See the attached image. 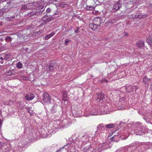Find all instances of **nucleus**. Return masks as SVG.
<instances>
[{
	"mask_svg": "<svg viewBox=\"0 0 152 152\" xmlns=\"http://www.w3.org/2000/svg\"><path fill=\"white\" fill-rule=\"evenodd\" d=\"M92 136L91 133L87 132L80 138L77 137L75 140L76 147L81 148L88 142L90 138Z\"/></svg>",
	"mask_w": 152,
	"mask_h": 152,
	"instance_id": "nucleus-1",
	"label": "nucleus"
},
{
	"mask_svg": "<svg viewBox=\"0 0 152 152\" xmlns=\"http://www.w3.org/2000/svg\"><path fill=\"white\" fill-rule=\"evenodd\" d=\"M105 146V143H101L99 145V147H96L92 150V146L90 144L89 145L86 146L83 148V150L85 152H101L106 149Z\"/></svg>",
	"mask_w": 152,
	"mask_h": 152,
	"instance_id": "nucleus-2",
	"label": "nucleus"
},
{
	"mask_svg": "<svg viewBox=\"0 0 152 152\" xmlns=\"http://www.w3.org/2000/svg\"><path fill=\"white\" fill-rule=\"evenodd\" d=\"M132 126L134 128V133L136 135H140L144 132L142 126V124L140 123L137 122L134 124Z\"/></svg>",
	"mask_w": 152,
	"mask_h": 152,
	"instance_id": "nucleus-3",
	"label": "nucleus"
},
{
	"mask_svg": "<svg viewBox=\"0 0 152 152\" xmlns=\"http://www.w3.org/2000/svg\"><path fill=\"white\" fill-rule=\"evenodd\" d=\"M63 150L65 149L67 152H71L74 150L78 148L76 147L75 140L70 144H68L63 147Z\"/></svg>",
	"mask_w": 152,
	"mask_h": 152,
	"instance_id": "nucleus-4",
	"label": "nucleus"
},
{
	"mask_svg": "<svg viewBox=\"0 0 152 152\" xmlns=\"http://www.w3.org/2000/svg\"><path fill=\"white\" fill-rule=\"evenodd\" d=\"M117 134L118 135V136L116 135H115L112 137V138H116L117 137H118L119 136V137H120L122 139L125 140L127 138L129 135V133L128 132L127 130H122L121 132H119Z\"/></svg>",
	"mask_w": 152,
	"mask_h": 152,
	"instance_id": "nucleus-5",
	"label": "nucleus"
},
{
	"mask_svg": "<svg viewBox=\"0 0 152 152\" xmlns=\"http://www.w3.org/2000/svg\"><path fill=\"white\" fill-rule=\"evenodd\" d=\"M107 105H105L102 108V109L100 110V114H110L113 111V109Z\"/></svg>",
	"mask_w": 152,
	"mask_h": 152,
	"instance_id": "nucleus-6",
	"label": "nucleus"
},
{
	"mask_svg": "<svg viewBox=\"0 0 152 152\" xmlns=\"http://www.w3.org/2000/svg\"><path fill=\"white\" fill-rule=\"evenodd\" d=\"M96 131H95L94 135L95 136L100 135L102 133L105 131L106 129L105 125L102 124H100L98 125Z\"/></svg>",
	"mask_w": 152,
	"mask_h": 152,
	"instance_id": "nucleus-7",
	"label": "nucleus"
},
{
	"mask_svg": "<svg viewBox=\"0 0 152 152\" xmlns=\"http://www.w3.org/2000/svg\"><path fill=\"white\" fill-rule=\"evenodd\" d=\"M66 121V119L62 121H58L54 123V126L56 129L66 127V126L65 122Z\"/></svg>",
	"mask_w": 152,
	"mask_h": 152,
	"instance_id": "nucleus-8",
	"label": "nucleus"
},
{
	"mask_svg": "<svg viewBox=\"0 0 152 152\" xmlns=\"http://www.w3.org/2000/svg\"><path fill=\"white\" fill-rule=\"evenodd\" d=\"M118 152H123L121 151H119ZM125 152H145V151H142L141 150H139L136 146H132L128 147L126 150Z\"/></svg>",
	"mask_w": 152,
	"mask_h": 152,
	"instance_id": "nucleus-9",
	"label": "nucleus"
},
{
	"mask_svg": "<svg viewBox=\"0 0 152 152\" xmlns=\"http://www.w3.org/2000/svg\"><path fill=\"white\" fill-rule=\"evenodd\" d=\"M42 96L43 101L45 103L50 104L51 102V98L48 94L46 93H44Z\"/></svg>",
	"mask_w": 152,
	"mask_h": 152,
	"instance_id": "nucleus-10",
	"label": "nucleus"
},
{
	"mask_svg": "<svg viewBox=\"0 0 152 152\" xmlns=\"http://www.w3.org/2000/svg\"><path fill=\"white\" fill-rule=\"evenodd\" d=\"M56 67L57 64L56 63H51L49 64V66H47L46 69L47 71H54L56 69H57Z\"/></svg>",
	"mask_w": 152,
	"mask_h": 152,
	"instance_id": "nucleus-11",
	"label": "nucleus"
},
{
	"mask_svg": "<svg viewBox=\"0 0 152 152\" xmlns=\"http://www.w3.org/2000/svg\"><path fill=\"white\" fill-rule=\"evenodd\" d=\"M126 91L128 93H130L132 92L134 88H135V91L136 90L139 88V87L136 86H129L126 87Z\"/></svg>",
	"mask_w": 152,
	"mask_h": 152,
	"instance_id": "nucleus-12",
	"label": "nucleus"
},
{
	"mask_svg": "<svg viewBox=\"0 0 152 152\" xmlns=\"http://www.w3.org/2000/svg\"><path fill=\"white\" fill-rule=\"evenodd\" d=\"M88 113L91 115H96L100 114L99 110L91 109L89 112Z\"/></svg>",
	"mask_w": 152,
	"mask_h": 152,
	"instance_id": "nucleus-13",
	"label": "nucleus"
},
{
	"mask_svg": "<svg viewBox=\"0 0 152 152\" xmlns=\"http://www.w3.org/2000/svg\"><path fill=\"white\" fill-rule=\"evenodd\" d=\"M122 4L120 1H118L113 6V11L115 12L118 10L121 7Z\"/></svg>",
	"mask_w": 152,
	"mask_h": 152,
	"instance_id": "nucleus-14",
	"label": "nucleus"
},
{
	"mask_svg": "<svg viewBox=\"0 0 152 152\" xmlns=\"http://www.w3.org/2000/svg\"><path fill=\"white\" fill-rule=\"evenodd\" d=\"M94 23L99 26L100 24L101 23L103 22V21L102 20L101 18L99 17L95 18L93 20Z\"/></svg>",
	"mask_w": 152,
	"mask_h": 152,
	"instance_id": "nucleus-15",
	"label": "nucleus"
},
{
	"mask_svg": "<svg viewBox=\"0 0 152 152\" xmlns=\"http://www.w3.org/2000/svg\"><path fill=\"white\" fill-rule=\"evenodd\" d=\"M34 97V95L33 94L30 93L27 94L25 96V98L26 100L30 101L32 100Z\"/></svg>",
	"mask_w": 152,
	"mask_h": 152,
	"instance_id": "nucleus-16",
	"label": "nucleus"
},
{
	"mask_svg": "<svg viewBox=\"0 0 152 152\" xmlns=\"http://www.w3.org/2000/svg\"><path fill=\"white\" fill-rule=\"evenodd\" d=\"M132 16L131 18H144L146 17V15H142L141 14H133L131 15Z\"/></svg>",
	"mask_w": 152,
	"mask_h": 152,
	"instance_id": "nucleus-17",
	"label": "nucleus"
},
{
	"mask_svg": "<svg viewBox=\"0 0 152 152\" xmlns=\"http://www.w3.org/2000/svg\"><path fill=\"white\" fill-rule=\"evenodd\" d=\"M98 26L94 23H90L89 25V27L90 28L94 31H96Z\"/></svg>",
	"mask_w": 152,
	"mask_h": 152,
	"instance_id": "nucleus-18",
	"label": "nucleus"
},
{
	"mask_svg": "<svg viewBox=\"0 0 152 152\" xmlns=\"http://www.w3.org/2000/svg\"><path fill=\"white\" fill-rule=\"evenodd\" d=\"M58 107V106L57 104H54L50 110L51 112L53 113L57 112Z\"/></svg>",
	"mask_w": 152,
	"mask_h": 152,
	"instance_id": "nucleus-19",
	"label": "nucleus"
},
{
	"mask_svg": "<svg viewBox=\"0 0 152 152\" xmlns=\"http://www.w3.org/2000/svg\"><path fill=\"white\" fill-rule=\"evenodd\" d=\"M52 18H48V16L47 15L45 16L42 18L43 20L46 22H49L51 20H52Z\"/></svg>",
	"mask_w": 152,
	"mask_h": 152,
	"instance_id": "nucleus-20",
	"label": "nucleus"
},
{
	"mask_svg": "<svg viewBox=\"0 0 152 152\" xmlns=\"http://www.w3.org/2000/svg\"><path fill=\"white\" fill-rule=\"evenodd\" d=\"M144 45V42L143 41H139L136 43V45L139 48L142 47Z\"/></svg>",
	"mask_w": 152,
	"mask_h": 152,
	"instance_id": "nucleus-21",
	"label": "nucleus"
},
{
	"mask_svg": "<svg viewBox=\"0 0 152 152\" xmlns=\"http://www.w3.org/2000/svg\"><path fill=\"white\" fill-rule=\"evenodd\" d=\"M62 94L63 96V100L64 101H67V94L66 91H63L62 92Z\"/></svg>",
	"mask_w": 152,
	"mask_h": 152,
	"instance_id": "nucleus-22",
	"label": "nucleus"
},
{
	"mask_svg": "<svg viewBox=\"0 0 152 152\" xmlns=\"http://www.w3.org/2000/svg\"><path fill=\"white\" fill-rule=\"evenodd\" d=\"M146 42L150 45H152V37H148L147 38Z\"/></svg>",
	"mask_w": 152,
	"mask_h": 152,
	"instance_id": "nucleus-23",
	"label": "nucleus"
},
{
	"mask_svg": "<svg viewBox=\"0 0 152 152\" xmlns=\"http://www.w3.org/2000/svg\"><path fill=\"white\" fill-rule=\"evenodd\" d=\"M44 9L43 10H36L34 11V13L35 14V15H41L43 12L44 11Z\"/></svg>",
	"mask_w": 152,
	"mask_h": 152,
	"instance_id": "nucleus-24",
	"label": "nucleus"
},
{
	"mask_svg": "<svg viewBox=\"0 0 152 152\" xmlns=\"http://www.w3.org/2000/svg\"><path fill=\"white\" fill-rule=\"evenodd\" d=\"M115 125L114 124H108L105 125L106 128L107 129H110L114 127Z\"/></svg>",
	"mask_w": 152,
	"mask_h": 152,
	"instance_id": "nucleus-25",
	"label": "nucleus"
},
{
	"mask_svg": "<svg viewBox=\"0 0 152 152\" xmlns=\"http://www.w3.org/2000/svg\"><path fill=\"white\" fill-rule=\"evenodd\" d=\"M18 15V13L15 14L14 15L12 16H11L10 17L11 18V19H15L16 20H18L20 19V16L18 17H17Z\"/></svg>",
	"mask_w": 152,
	"mask_h": 152,
	"instance_id": "nucleus-26",
	"label": "nucleus"
},
{
	"mask_svg": "<svg viewBox=\"0 0 152 152\" xmlns=\"http://www.w3.org/2000/svg\"><path fill=\"white\" fill-rule=\"evenodd\" d=\"M2 56L4 57V59L5 60H7L9 59L10 57V55L9 54H3Z\"/></svg>",
	"mask_w": 152,
	"mask_h": 152,
	"instance_id": "nucleus-27",
	"label": "nucleus"
},
{
	"mask_svg": "<svg viewBox=\"0 0 152 152\" xmlns=\"http://www.w3.org/2000/svg\"><path fill=\"white\" fill-rule=\"evenodd\" d=\"M149 81V79L146 76L144 77L142 80L143 82L145 84H147Z\"/></svg>",
	"mask_w": 152,
	"mask_h": 152,
	"instance_id": "nucleus-28",
	"label": "nucleus"
},
{
	"mask_svg": "<svg viewBox=\"0 0 152 152\" xmlns=\"http://www.w3.org/2000/svg\"><path fill=\"white\" fill-rule=\"evenodd\" d=\"M3 152H13L12 150L10 147L6 148Z\"/></svg>",
	"mask_w": 152,
	"mask_h": 152,
	"instance_id": "nucleus-29",
	"label": "nucleus"
},
{
	"mask_svg": "<svg viewBox=\"0 0 152 152\" xmlns=\"http://www.w3.org/2000/svg\"><path fill=\"white\" fill-rule=\"evenodd\" d=\"M104 96V94H102L98 95V98L97 99V101L99 102V100H101V99H102L103 96Z\"/></svg>",
	"mask_w": 152,
	"mask_h": 152,
	"instance_id": "nucleus-30",
	"label": "nucleus"
},
{
	"mask_svg": "<svg viewBox=\"0 0 152 152\" xmlns=\"http://www.w3.org/2000/svg\"><path fill=\"white\" fill-rule=\"evenodd\" d=\"M12 38L10 36H7L5 38V41L7 42H11Z\"/></svg>",
	"mask_w": 152,
	"mask_h": 152,
	"instance_id": "nucleus-31",
	"label": "nucleus"
},
{
	"mask_svg": "<svg viewBox=\"0 0 152 152\" xmlns=\"http://www.w3.org/2000/svg\"><path fill=\"white\" fill-rule=\"evenodd\" d=\"M86 9L87 10H93L94 9V7L92 6H87L86 7Z\"/></svg>",
	"mask_w": 152,
	"mask_h": 152,
	"instance_id": "nucleus-32",
	"label": "nucleus"
},
{
	"mask_svg": "<svg viewBox=\"0 0 152 152\" xmlns=\"http://www.w3.org/2000/svg\"><path fill=\"white\" fill-rule=\"evenodd\" d=\"M27 16L28 17H31L32 16H35V14L34 13V11H32L31 12H30L27 14Z\"/></svg>",
	"mask_w": 152,
	"mask_h": 152,
	"instance_id": "nucleus-33",
	"label": "nucleus"
},
{
	"mask_svg": "<svg viewBox=\"0 0 152 152\" xmlns=\"http://www.w3.org/2000/svg\"><path fill=\"white\" fill-rule=\"evenodd\" d=\"M10 103H12V104H13V102L12 101L9 100V101L7 102H4V103L5 105H11V104H10Z\"/></svg>",
	"mask_w": 152,
	"mask_h": 152,
	"instance_id": "nucleus-34",
	"label": "nucleus"
},
{
	"mask_svg": "<svg viewBox=\"0 0 152 152\" xmlns=\"http://www.w3.org/2000/svg\"><path fill=\"white\" fill-rule=\"evenodd\" d=\"M23 142L19 143V146L20 147V148L19 149V151H21L22 149V147L24 146V145L23 144Z\"/></svg>",
	"mask_w": 152,
	"mask_h": 152,
	"instance_id": "nucleus-35",
	"label": "nucleus"
},
{
	"mask_svg": "<svg viewBox=\"0 0 152 152\" xmlns=\"http://www.w3.org/2000/svg\"><path fill=\"white\" fill-rule=\"evenodd\" d=\"M17 67L19 69H21L22 67V64L20 62H19L17 64Z\"/></svg>",
	"mask_w": 152,
	"mask_h": 152,
	"instance_id": "nucleus-36",
	"label": "nucleus"
},
{
	"mask_svg": "<svg viewBox=\"0 0 152 152\" xmlns=\"http://www.w3.org/2000/svg\"><path fill=\"white\" fill-rule=\"evenodd\" d=\"M13 72V70H9L7 73L6 74L8 75H11L12 74Z\"/></svg>",
	"mask_w": 152,
	"mask_h": 152,
	"instance_id": "nucleus-37",
	"label": "nucleus"
},
{
	"mask_svg": "<svg viewBox=\"0 0 152 152\" xmlns=\"http://www.w3.org/2000/svg\"><path fill=\"white\" fill-rule=\"evenodd\" d=\"M27 9V7L26 5H22L20 10H25Z\"/></svg>",
	"mask_w": 152,
	"mask_h": 152,
	"instance_id": "nucleus-38",
	"label": "nucleus"
},
{
	"mask_svg": "<svg viewBox=\"0 0 152 152\" xmlns=\"http://www.w3.org/2000/svg\"><path fill=\"white\" fill-rule=\"evenodd\" d=\"M51 11V9L50 8H48L46 10L47 14L50 13Z\"/></svg>",
	"mask_w": 152,
	"mask_h": 152,
	"instance_id": "nucleus-39",
	"label": "nucleus"
},
{
	"mask_svg": "<svg viewBox=\"0 0 152 152\" xmlns=\"http://www.w3.org/2000/svg\"><path fill=\"white\" fill-rule=\"evenodd\" d=\"M44 7L43 6L40 5L38 7V10H41L42 9H43Z\"/></svg>",
	"mask_w": 152,
	"mask_h": 152,
	"instance_id": "nucleus-40",
	"label": "nucleus"
},
{
	"mask_svg": "<svg viewBox=\"0 0 152 152\" xmlns=\"http://www.w3.org/2000/svg\"><path fill=\"white\" fill-rule=\"evenodd\" d=\"M50 37H51L50 36V35L48 34L46 35L45 36V40H48V39H50Z\"/></svg>",
	"mask_w": 152,
	"mask_h": 152,
	"instance_id": "nucleus-41",
	"label": "nucleus"
},
{
	"mask_svg": "<svg viewBox=\"0 0 152 152\" xmlns=\"http://www.w3.org/2000/svg\"><path fill=\"white\" fill-rule=\"evenodd\" d=\"M2 56V55H0V59L1 60V61H0V62L2 64L3 63V60L4 59V58Z\"/></svg>",
	"mask_w": 152,
	"mask_h": 152,
	"instance_id": "nucleus-42",
	"label": "nucleus"
},
{
	"mask_svg": "<svg viewBox=\"0 0 152 152\" xmlns=\"http://www.w3.org/2000/svg\"><path fill=\"white\" fill-rule=\"evenodd\" d=\"M63 150V147L59 148L57 150L56 152H61Z\"/></svg>",
	"mask_w": 152,
	"mask_h": 152,
	"instance_id": "nucleus-43",
	"label": "nucleus"
},
{
	"mask_svg": "<svg viewBox=\"0 0 152 152\" xmlns=\"http://www.w3.org/2000/svg\"><path fill=\"white\" fill-rule=\"evenodd\" d=\"M105 99V97H104V96H103L102 99H101V100H99V102H100L101 103H102V102L104 101Z\"/></svg>",
	"mask_w": 152,
	"mask_h": 152,
	"instance_id": "nucleus-44",
	"label": "nucleus"
},
{
	"mask_svg": "<svg viewBox=\"0 0 152 152\" xmlns=\"http://www.w3.org/2000/svg\"><path fill=\"white\" fill-rule=\"evenodd\" d=\"M70 40L69 39H66L65 41V44L66 45H67V43L68 42H70Z\"/></svg>",
	"mask_w": 152,
	"mask_h": 152,
	"instance_id": "nucleus-45",
	"label": "nucleus"
},
{
	"mask_svg": "<svg viewBox=\"0 0 152 152\" xmlns=\"http://www.w3.org/2000/svg\"><path fill=\"white\" fill-rule=\"evenodd\" d=\"M55 34V33L53 31L50 34H49L50 35V36L51 37L54 36Z\"/></svg>",
	"mask_w": 152,
	"mask_h": 152,
	"instance_id": "nucleus-46",
	"label": "nucleus"
},
{
	"mask_svg": "<svg viewBox=\"0 0 152 152\" xmlns=\"http://www.w3.org/2000/svg\"><path fill=\"white\" fill-rule=\"evenodd\" d=\"M143 119L145 120L146 122H148L149 121L146 118V117H143Z\"/></svg>",
	"mask_w": 152,
	"mask_h": 152,
	"instance_id": "nucleus-47",
	"label": "nucleus"
},
{
	"mask_svg": "<svg viewBox=\"0 0 152 152\" xmlns=\"http://www.w3.org/2000/svg\"><path fill=\"white\" fill-rule=\"evenodd\" d=\"M101 82H107V80L106 79H104V80H101Z\"/></svg>",
	"mask_w": 152,
	"mask_h": 152,
	"instance_id": "nucleus-48",
	"label": "nucleus"
},
{
	"mask_svg": "<svg viewBox=\"0 0 152 152\" xmlns=\"http://www.w3.org/2000/svg\"><path fill=\"white\" fill-rule=\"evenodd\" d=\"M6 18L7 20L9 21H11L12 19L10 17H7Z\"/></svg>",
	"mask_w": 152,
	"mask_h": 152,
	"instance_id": "nucleus-49",
	"label": "nucleus"
},
{
	"mask_svg": "<svg viewBox=\"0 0 152 152\" xmlns=\"http://www.w3.org/2000/svg\"><path fill=\"white\" fill-rule=\"evenodd\" d=\"M79 32V30L77 29H76L75 31V32L76 33H78Z\"/></svg>",
	"mask_w": 152,
	"mask_h": 152,
	"instance_id": "nucleus-50",
	"label": "nucleus"
},
{
	"mask_svg": "<svg viewBox=\"0 0 152 152\" xmlns=\"http://www.w3.org/2000/svg\"><path fill=\"white\" fill-rule=\"evenodd\" d=\"M4 13V12L1 10H0V15H2Z\"/></svg>",
	"mask_w": 152,
	"mask_h": 152,
	"instance_id": "nucleus-51",
	"label": "nucleus"
},
{
	"mask_svg": "<svg viewBox=\"0 0 152 152\" xmlns=\"http://www.w3.org/2000/svg\"><path fill=\"white\" fill-rule=\"evenodd\" d=\"M128 35V34L127 33H126V32L124 33V36H127Z\"/></svg>",
	"mask_w": 152,
	"mask_h": 152,
	"instance_id": "nucleus-52",
	"label": "nucleus"
},
{
	"mask_svg": "<svg viewBox=\"0 0 152 152\" xmlns=\"http://www.w3.org/2000/svg\"><path fill=\"white\" fill-rule=\"evenodd\" d=\"M57 14H58V12H54V14H53V15H57Z\"/></svg>",
	"mask_w": 152,
	"mask_h": 152,
	"instance_id": "nucleus-53",
	"label": "nucleus"
},
{
	"mask_svg": "<svg viewBox=\"0 0 152 152\" xmlns=\"http://www.w3.org/2000/svg\"><path fill=\"white\" fill-rule=\"evenodd\" d=\"M1 119H0V127H1Z\"/></svg>",
	"mask_w": 152,
	"mask_h": 152,
	"instance_id": "nucleus-54",
	"label": "nucleus"
},
{
	"mask_svg": "<svg viewBox=\"0 0 152 152\" xmlns=\"http://www.w3.org/2000/svg\"><path fill=\"white\" fill-rule=\"evenodd\" d=\"M2 145V143L1 142H0V148L1 147Z\"/></svg>",
	"mask_w": 152,
	"mask_h": 152,
	"instance_id": "nucleus-55",
	"label": "nucleus"
},
{
	"mask_svg": "<svg viewBox=\"0 0 152 152\" xmlns=\"http://www.w3.org/2000/svg\"><path fill=\"white\" fill-rule=\"evenodd\" d=\"M80 29V28L78 27H77L76 28V29L79 30Z\"/></svg>",
	"mask_w": 152,
	"mask_h": 152,
	"instance_id": "nucleus-56",
	"label": "nucleus"
}]
</instances>
